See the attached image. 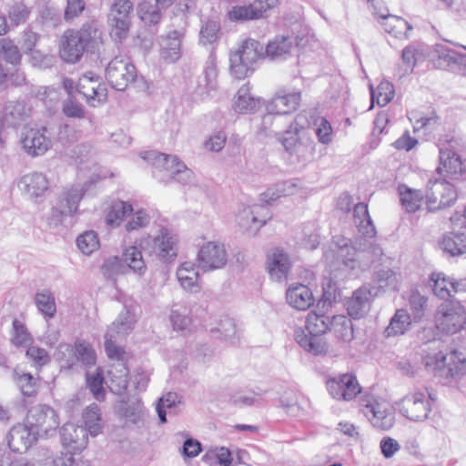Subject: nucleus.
I'll use <instances>...</instances> for the list:
<instances>
[{"label": "nucleus", "mask_w": 466, "mask_h": 466, "mask_svg": "<svg viewBox=\"0 0 466 466\" xmlns=\"http://www.w3.org/2000/svg\"><path fill=\"white\" fill-rule=\"evenodd\" d=\"M354 224L362 237L353 241L341 236L333 238L324 258L329 268L331 279L339 280L348 274L363 269L382 256L381 248L375 243L376 229L368 211V206L358 203L353 208Z\"/></svg>", "instance_id": "nucleus-1"}, {"label": "nucleus", "mask_w": 466, "mask_h": 466, "mask_svg": "<svg viewBox=\"0 0 466 466\" xmlns=\"http://www.w3.org/2000/svg\"><path fill=\"white\" fill-rule=\"evenodd\" d=\"M101 31L96 21L85 23L79 30H67L64 33L60 45V56L67 63L75 64L85 51L101 39Z\"/></svg>", "instance_id": "nucleus-2"}, {"label": "nucleus", "mask_w": 466, "mask_h": 466, "mask_svg": "<svg viewBox=\"0 0 466 466\" xmlns=\"http://www.w3.org/2000/svg\"><path fill=\"white\" fill-rule=\"evenodd\" d=\"M331 319L324 314L309 312L306 319V329L295 330V340L306 351L321 355L328 351V344L320 335L330 330Z\"/></svg>", "instance_id": "nucleus-3"}, {"label": "nucleus", "mask_w": 466, "mask_h": 466, "mask_svg": "<svg viewBox=\"0 0 466 466\" xmlns=\"http://www.w3.org/2000/svg\"><path fill=\"white\" fill-rule=\"evenodd\" d=\"M264 46L257 40L247 39L238 48L230 53L229 70L237 79L248 77L255 68L256 64L263 58Z\"/></svg>", "instance_id": "nucleus-4"}, {"label": "nucleus", "mask_w": 466, "mask_h": 466, "mask_svg": "<svg viewBox=\"0 0 466 466\" xmlns=\"http://www.w3.org/2000/svg\"><path fill=\"white\" fill-rule=\"evenodd\" d=\"M90 186L91 182L86 181L83 184H75L65 189L59 196L56 207L52 210L49 225L56 228L62 224L63 217L76 215L78 211V205Z\"/></svg>", "instance_id": "nucleus-5"}, {"label": "nucleus", "mask_w": 466, "mask_h": 466, "mask_svg": "<svg viewBox=\"0 0 466 466\" xmlns=\"http://www.w3.org/2000/svg\"><path fill=\"white\" fill-rule=\"evenodd\" d=\"M425 366L441 378H451L466 374V357L461 352L453 350L447 355L441 352L427 355L423 359Z\"/></svg>", "instance_id": "nucleus-6"}, {"label": "nucleus", "mask_w": 466, "mask_h": 466, "mask_svg": "<svg viewBox=\"0 0 466 466\" xmlns=\"http://www.w3.org/2000/svg\"><path fill=\"white\" fill-rule=\"evenodd\" d=\"M25 420L38 437L53 436L60 425L56 410L45 404L32 407L27 412Z\"/></svg>", "instance_id": "nucleus-7"}, {"label": "nucleus", "mask_w": 466, "mask_h": 466, "mask_svg": "<svg viewBox=\"0 0 466 466\" xmlns=\"http://www.w3.org/2000/svg\"><path fill=\"white\" fill-rule=\"evenodd\" d=\"M435 318L441 332L455 334L466 325V309L458 301H447L440 305Z\"/></svg>", "instance_id": "nucleus-8"}, {"label": "nucleus", "mask_w": 466, "mask_h": 466, "mask_svg": "<svg viewBox=\"0 0 466 466\" xmlns=\"http://www.w3.org/2000/svg\"><path fill=\"white\" fill-rule=\"evenodd\" d=\"M452 184L445 179H430L425 190V203L430 212L451 207L457 199Z\"/></svg>", "instance_id": "nucleus-9"}, {"label": "nucleus", "mask_w": 466, "mask_h": 466, "mask_svg": "<svg viewBox=\"0 0 466 466\" xmlns=\"http://www.w3.org/2000/svg\"><path fill=\"white\" fill-rule=\"evenodd\" d=\"M228 251L223 243L208 241L198 252V267L204 272L223 268L228 263Z\"/></svg>", "instance_id": "nucleus-10"}, {"label": "nucleus", "mask_w": 466, "mask_h": 466, "mask_svg": "<svg viewBox=\"0 0 466 466\" xmlns=\"http://www.w3.org/2000/svg\"><path fill=\"white\" fill-rule=\"evenodd\" d=\"M400 410L410 420H424L431 411V403L427 393L421 390L409 392L400 400Z\"/></svg>", "instance_id": "nucleus-11"}, {"label": "nucleus", "mask_w": 466, "mask_h": 466, "mask_svg": "<svg viewBox=\"0 0 466 466\" xmlns=\"http://www.w3.org/2000/svg\"><path fill=\"white\" fill-rule=\"evenodd\" d=\"M137 72L135 66L121 56L112 59L106 68V77L111 86L116 90H125L135 80Z\"/></svg>", "instance_id": "nucleus-12"}, {"label": "nucleus", "mask_w": 466, "mask_h": 466, "mask_svg": "<svg viewBox=\"0 0 466 466\" xmlns=\"http://www.w3.org/2000/svg\"><path fill=\"white\" fill-rule=\"evenodd\" d=\"M362 413L375 428L380 430L388 431L395 422L394 410L385 400H368L363 406Z\"/></svg>", "instance_id": "nucleus-13"}, {"label": "nucleus", "mask_w": 466, "mask_h": 466, "mask_svg": "<svg viewBox=\"0 0 466 466\" xmlns=\"http://www.w3.org/2000/svg\"><path fill=\"white\" fill-rule=\"evenodd\" d=\"M327 389L333 399L346 401L353 400L360 392L358 380L351 373H344L329 379Z\"/></svg>", "instance_id": "nucleus-14"}, {"label": "nucleus", "mask_w": 466, "mask_h": 466, "mask_svg": "<svg viewBox=\"0 0 466 466\" xmlns=\"http://www.w3.org/2000/svg\"><path fill=\"white\" fill-rule=\"evenodd\" d=\"M78 91L92 106L106 102L107 98L106 85L93 72H87L79 78Z\"/></svg>", "instance_id": "nucleus-15"}, {"label": "nucleus", "mask_w": 466, "mask_h": 466, "mask_svg": "<svg viewBox=\"0 0 466 466\" xmlns=\"http://www.w3.org/2000/svg\"><path fill=\"white\" fill-rule=\"evenodd\" d=\"M21 144L26 154L35 157L51 148L52 139L46 127L30 128L22 133Z\"/></svg>", "instance_id": "nucleus-16"}, {"label": "nucleus", "mask_w": 466, "mask_h": 466, "mask_svg": "<svg viewBox=\"0 0 466 466\" xmlns=\"http://www.w3.org/2000/svg\"><path fill=\"white\" fill-rule=\"evenodd\" d=\"M377 296L378 291L375 288H370V285H363L347 299L345 305L348 314L353 319L363 318L370 309L372 299Z\"/></svg>", "instance_id": "nucleus-17"}, {"label": "nucleus", "mask_w": 466, "mask_h": 466, "mask_svg": "<svg viewBox=\"0 0 466 466\" xmlns=\"http://www.w3.org/2000/svg\"><path fill=\"white\" fill-rule=\"evenodd\" d=\"M301 94L289 89H279L272 98L267 103L268 112H276L280 115H288L295 111L299 106Z\"/></svg>", "instance_id": "nucleus-18"}, {"label": "nucleus", "mask_w": 466, "mask_h": 466, "mask_svg": "<svg viewBox=\"0 0 466 466\" xmlns=\"http://www.w3.org/2000/svg\"><path fill=\"white\" fill-rule=\"evenodd\" d=\"M18 187L25 196L37 199L48 190L49 181L44 173L34 171L24 175L18 182Z\"/></svg>", "instance_id": "nucleus-19"}, {"label": "nucleus", "mask_w": 466, "mask_h": 466, "mask_svg": "<svg viewBox=\"0 0 466 466\" xmlns=\"http://www.w3.org/2000/svg\"><path fill=\"white\" fill-rule=\"evenodd\" d=\"M60 435L62 445L70 451H81L87 444L88 437L83 426L66 423L61 428Z\"/></svg>", "instance_id": "nucleus-20"}, {"label": "nucleus", "mask_w": 466, "mask_h": 466, "mask_svg": "<svg viewBox=\"0 0 466 466\" xmlns=\"http://www.w3.org/2000/svg\"><path fill=\"white\" fill-rule=\"evenodd\" d=\"M268 271L270 278L276 281L286 280L290 269V260L283 248H274L268 254Z\"/></svg>", "instance_id": "nucleus-21"}, {"label": "nucleus", "mask_w": 466, "mask_h": 466, "mask_svg": "<svg viewBox=\"0 0 466 466\" xmlns=\"http://www.w3.org/2000/svg\"><path fill=\"white\" fill-rule=\"evenodd\" d=\"M37 438L28 423L15 425L8 434V446L15 452L26 451Z\"/></svg>", "instance_id": "nucleus-22"}, {"label": "nucleus", "mask_w": 466, "mask_h": 466, "mask_svg": "<svg viewBox=\"0 0 466 466\" xmlns=\"http://www.w3.org/2000/svg\"><path fill=\"white\" fill-rule=\"evenodd\" d=\"M152 252L165 261H170L177 257V239L167 228L159 229L152 239Z\"/></svg>", "instance_id": "nucleus-23"}, {"label": "nucleus", "mask_w": 466, "mask_h": 466, "mask_svg": "<svg viewBox=\"0 0 466 466\" xmlns=\"http://www.w3.org/2000/svg\"><path fill=\"white\" fill-rule=\"evenodd\" d=\"M380 20L385 32L396 38H408V32L412 29V26L402 17L389 14L388 8H384V12L380 13Z\"/></svg>", "instance_id": "nucleus-24"}, {"label": "nucleus", "mask_w": 466, "mask_h": 466, "mask_svg": "<svg viewBox=\"0 0 466 466\" xmlns=\"http://www.w3.org/2000/svg\"><path fill=\"white\" fill-rule=\"evenodd\" d=\"M128 368L124 361L112 363L107 371L108 387L112 392L117 395L123 394L128 384Z\"/></svg>", "instance_id": "nucleus-25"}, {"label": "nucleus", "mask_w": 466, "mask_h": 466, "mask_svg": "<svg viewBox=\"0 0 466 466\" xmlns=\"http://www.w3.org/2000/svg\"><path fill=\"white\" fill-rule=\"evenodd\" d=\"M286 299L289 305L298 310H306L314 303L312 291L302 284L289 287L286 292Z\"/></svg>", "instance_id": "nucleus-26"}, {"label": "nucleus", "mask_w": 466, "mask_h": 466, "mask_svg": "<svg viewBox=\"0 0 466 466\" xmlns=\"http://www.w3.org/2000/svg\"><path fill=\"white\" fill-rule=\"evenodd\" d=\"M296 46V39L291 36L278 35L266 46L264 54L271 60L286 59Z\"/></svg>", "instance_id": "nucleus-27"}, {"label": "nucleus", "mask_w": 466, "mask_h": 466, "mask_svg": "<svg viewBox=\"0 0 466 466\" xmlns=\"http://www.w3.org/2000/svg\"><path fill=\"white\" fill-rule=\"evenodd\" d=\"M248 84L243 85L234 96L232 108L238 114H251L258 108L259 100L250 92Z\"/></svg>", "instance_id": "nucleus-28"}, {"label": "nucleus", "mask_w": 466, "mask_h": 466, "mask_svg": "<svg viewBox=\"0 0 466 466\" xmlns=\"http://www.w3.org/2000/svg\"><path fill=\"white\" fill-rule=\"evenodd\" d=\"M31 108L24 101H9L3 109V121L8 125H17L30 116Z\"/></svg>", "instance_id": "nucleus-29"}, {"label": "nucleus", "mask_w": 466, "mask_h": 466, "mask_svg": "<svg viewBox=\"0 0 466 466\" xmlns=\"http://www.w3.org/2000/svg\"><path fill=\"white\" fill-rule=\"evenodd\" d=\"M181 37L178 31H171L162 39L160 55L165 61L173 63L179 59Z\"/></svg>", "instance_id": "nucleus-30"}, {"label": "nucleus", "mask_w": 466, "mask_h": 466, "mask_svg": "<svg viewBox=\"0 0 466 466\" xmlns=\"http://www.w3.org/2000/svg\"><path fill=\"white\" fill-rule=\"evenodd\" d=\"M133 212L132 206L122 200H114L108 206L105 221L110 228H117L124 221L125 218Z\"/></svg>", "instance_id": "nucleus-31"}, {"label": "nucleus", "mask_w": 466, "mask_h": 466, "mask_svg": "<svg viewBox=\"0 0 466 466\" xmlns=\"http://www.w3.org/2000/svg\"><path fill=\"white\" fill-rule=\"evenodd\" d=\"M441 166L437 168L439 174L445 173L451 178L461 174L463 166L460 157L451 151H440Z\"/></svg>", "instance_id": "nucleus-32"}, {"label": "nucleus", "mask_w": 466, "mask_h": 466, "mask_svg": "<svg viewBox=\"0 0 466 466\" xmlns=\"http://www.w3.org/2000/svg\"><path fill=\"white\" fill-rule=\"evenodd\" d=\"M431 282L433 293L441 299H446L458 291L459 284L443 273H432Z\"/></svg>", "instance_id": "nucleus-33"}, {"label": "nucleus", "mask_w": 466, "mask_h": 466, "mask_svg": "<svg viewBox=\"0 0 466 466\" xmlns=\"http://www.w3.org/2000/svg\"><path fill=\"white\" fill-rule=\"evenodd\" d=\"M262 207L245 208L238 216V225L250 233H256L267 222L266 218H258Z\"/></svg>", "instance_id": "nucleus-34"}, {"label": "nucleus", "mask_w": 466, "mask_h": 466, "mask_svg": "<svg viewBox=\"0 0 466 466\" xmlns=\"http://www.w3.org/2000/svg\"><path fill=\"white\" fill-rule=\"evenodd\" d=\"M177 279L184 289L190 292L199 290L198 272L192 262H184L177 270Z\"/></svg>", "instance_id": "nucleus-35"}, {"label": "nucleus", "mask_w": 466, "mask_h": 466, "mask_svg": "<svg viewBox=\"0 0 466 466\" xmlns=\"http://www.w3.org/2000/svg\"><path fill=\"white\" fill-rule=\"evenodd\" d=\"M135 323L134 313L125 307L117 319L108 327L106 333H113L117 338L124 337L133 329Z\"/></svg>", "instance_id": "nucleus-36"}, {"label": "nucleus", "mask_w": 466, "mask_h": 466, "mask_svg": "<svg viewBox=\"0 0 466 466\" xmlns=\"http://www.w3.org/2000/svg\"><path fill=\"white\" fill-rule=\"evenodd\" d=\"M398 192L402 207L409 213H414L420 208L425 195L420 190L412 189L406 185H399Z\"/></svg>", "instance_id": "nucleus-37"}, {"label": "nucleus", "mask_w": 466, "mask_h": 466, "mask_svg": "<svg viewBox=\"0 0 466 466\" xmlns=\"http://www.w3.org/2000/svg\"><path fill=\"white\" fill-rule=\"evenodd\" d=\"M373 286L378 291V295L386 289L397 290L399 289V278L396 272L390 268H381L375 272Z\"/></svg>", "instance_id": "nucleus-38"}, {"label": "nucleus", "mask_w": 466, "mask_h": 466, "mask_svg": "<svg viewBox=\"0 0 466 466\" xmlns=\"http://www.w3.org/2000/svg\"><path fill=\"white\" fill-rule=\"evenodd\" d=\"M35 304L45 319L49 320L56 313V299L50 289L37 291L34 298Z\"/></svg>", "instance_id": "nucleus-39"}, {"label": "nucleus", "mask_w": 466, "mask_h": 466, "mask_svg": "<svg viewBox=\"0 0 466 466\" xmlns=\"http://www.w3.org/2000/svg\"><path fill=\"white\" fill-rule=\"evenodd\" d=\"M411 324L410 316L405 309H398L388 327L385 329L386 337H394L404 334Z\"/></svg>", "instance_id": "nucleus-40"}, {"label": "nucleus", "mask_w": 466, "mask_h": 466, "mask_svg": "<svg viewBox=\"0 0 466 466\" xmlns=\"http://www.w3.org/2000/svg\"><path fill=\"white\" fill-rule=\"evenodd\" d=\"M144 159H150L157 167H162L174 176L176 169L184 168V163L180 162L177 157L166 155L158 152H148L143 156Z\"/></svg>", "instance_id": "nucleus-41"}, {"label": "nucleus", "mask_w": 466, "mask_h": 466, "mask_svg": "<svg viewBox=\"0 0 466 466\" xmlns=\"http://www.w3.org/2000/svg\"><path fill=\"white\" fill-rule=\"evenodd\" d=\"M107 22L112 38L116 41H122L127 36L131 16L108 15Z\"/></svg>", "instance_id": "nucleus-42"}, {"label": "nucleus", "mask_w": 466, "mask_h": 466, "mask_svg": "<svg viewBox=\"0 0 466 466\" xmlns=\"http://www.w3.org/2000/svg\"><path fill=\"white\" fill-rule=\"evenodd\" d=\"M330 330L335 337L342 341L349 342L353 339V327L351 320L343 315H337L331 318Z\"/></svg>", "instance_id": "nucleus-43"}, {"label": "nucleus", "mask_w": 466, "mask_h": 466, "mask_svg": "<svg viewBox=\"0 0 466 466\" xmlns=\"http://www.w3.org/2000/svg\"><path fill=\"white\" fill-rule=\"evenodd\" d=\"M86 433L96 437L102 432V418L100 409L96 404L89 405L83 412Z\"/></svg>", "instance_id": "nucleus-44"}, {"label": "nucleus", "mask_w": 466, "mask_h": 466, "mask_svg": "<svg viewBox=\"0 0 466 466\" xmlns=\"http://www.w3.org/2000/svg\"><path fill=\"white\" fill-rule=\"evenodd\" d=\"M264 12L261 6H258L253 1L248 5L234 6L228 13L229 19L232 21H246L258 19L262 17Z\"/></svg>", "instance_id": "nucleus-45"}, {"label": "nucleus", "mask_w": 466, "mask_h": 466, "mask_svg": "<svg viewBox=\"0 0 466 466\" xmlns=\"http://www.w3.org/2000/svg\"><path fill=\"white\" fill-rule=\"evenodd\" d=\"M164 9L158 6L155 2L152 4L149 1H142L137 5V14L140 19L148 25H156L162 19V13Z\"/></svg>", "instance_id": "nucleus-46"}, {"label": "nucleus", "mask_w": 466, "mask_h": 466, "mask_svg": "<svg viewBox=\"0 0 466 466\" xmlns=\"http://www.w3.org/2000/svg\"><path fill=\"white\" fill-rule=\"evenodd\" d=\"M443 251L451 256H458L466 252V237L464 234L450 233L443 237L441 243Z\"/></svg>", "instance_id": "nucleus-47"}, {"label": "nucleus", "mask_w": 466, "mask_h": 466, "mask_svg": "<svg viewBox=\"0 0 466 466\" xmlns=\"http://www.w3.org/2000/svg\"><path fill=\"white\" fill-rule=\"evenodd\" d=\"M123 259L136 274L143 276L147 271V265L141 251L135 246L127 248L123 252Z\"/></svg>", "instance_id": "nucleus-48"}, {"label": "nucleus", "mask_w": 466, "mask_h": 466, "mask_svg": "<svg viewBox=\"0 0 466 466\" xmlns=\"http://www.w3.org/2000/svg\"><path fill=\"white\" fill-rule=\"evenodd\" d=\"M14 380L25 396H35L38 390L37 379L30 373H20L17 370L13 371Z\"/></svg>", "instance_id": "nucleus-49"}, {"label": "nucleus", "mask_w": 466, "mask_h": 466, "mask_svg": "<svg viewBox=\"0 0 466 466\" xmlns=\"http://www.w3.org/2000/svg\"><path fill=\"white\" fill-rule=\"evenodd\" d=\"M371 106L373 107L374 102L380 106H385L394 96L393 86L389 81H381L377 89L374 90L370 86Z\"/></svg>", "instance_id": "nucleus-50"}, {"label": "nucleus", "mask_w": 466, "mask_h": 466, "mask_svg": "<svg viewBox=\"0 0 466 466\" xmlns=\"http://www.w3.org/2000/svg\"><path fill=\"white\" fill-rule=\"evenodd\" d=\"M0 55L11 65H18L22 59V54L18 46L10 38L0 40Z\"/></svg>", "instance_id": "nucleus-51"}, {"label": "nucleus", "mask_w": 466, "mask_h": 466, "mask_svg": "<svg viewBox=\"0 0 466 466\" xmlns=\"http://www.w3.org/2000/svg\"><path fill=\"white\" fill-rule=\"evenodd\" d=\"M56 358L62 369H71L77 362L75 347L67 343L59 344Z\"/></svg>", "instance_id": "nucleus-52"}, {"label": "nucleus", "mask_w": 466, "mask_h": 466, "mask_svg": "<svg viewBox=\"0 0 466 466\" xmlns=\"http://www.w3.org/2000/svg\"><path fill=\"white\" fill-rule=\"evenodd\" d=\"M204 80L207 93L210 94L218 89V68L216 65L215 56L211 55L208 57L207 66L204 70Z\"/></svg>", "instance_id": "nucleus-53"}, {"label": "nucleus", "mask_w": 466, "mask_h": 466, "mask_svg": "<svg viewBox=\"0 0 466 466\" xmlns=\"http://www.w3.org/2000/svg\"><path fill=\"white\" fill-rule=\"evenodd\" d=\"M103 383L104 377L98 370L95 373H86V385L94 395L95 399L98 401H102L105 399V390Z\"/></svg>", "instance_id": "nucleus-54"}, {"label": "nucleus", "mask_w": 466, "mask_h": 466, "mask_svg": "<svg viewBox=\"0 0 466 466\" xmlns=\"http://www.w3.org/2000/svg\"><path fill=\"white\" fill-rule=\"evenodd\" d=\"M76 361L85 365H94L96 363V352L92 346L85 340H77L75 344Z\"/></svg>", "instance_id": "nucleus-55"}, {"label": "nucleus", "mask_w": 466, "mask_h": 466, "mask_svg": "<svg viewBox=\"0 0 466 466\" xmlns=\"http://www.w3.org/2000/svg\"><path fill=\"white\" fill-rule=\"evenodd\" d=\"M220 25L214 20L207 21L201 27L199 39L203 45L213 44L219 38Z\"/></svg>", "instance_id": "nucleus-56"}, {"label": "nucleus", "mask_w": 466, "mask_h": 466, "mask_svg": "<svg viewBox=\"0 0 466 466\" xmlns=\"http://www.w3.org/2000/svg\"><path fill=\"white\" fill-rule=\"evenodd\" d=\"M13 329L12 342L15 346L25 348L31 345L33 339L22 322L15 319L13 321Z\"/></svg>", "instance_id": "nucleus-57"}, {"label": "nucleus", "mask_w": 466, "mask_h": 466, "mask_svg": "<svg viewBox=\"0 0 466 466\" xmlns=\"http://www.w3.org/2000/svg\"><path fill=\"white\" fill-rule=\"evenodd\" d=\"M279 403L286 412L291 415L297 416L301 411L298 394L294 390H285L279 397Z\"/></svg>", "instance_id": "nucleus-58"}, {"label": "nucleus", "mask_w": 466, "mask_h": 466, "mask_svg": "<svg viewBox=\"0 0 466 466\" xmlns=\"http://www.w3.org/2000/svg\"><path fill=\"white\" fill-rule=\"evenodd\" d=\"M303 127L299 123V116L290 124L289 128L285 131L281 143L287 151L295 148L299 143V133L302 130Z\"/></svg>", "instance_id": "nucleus-59"}, {"label": "nucleus", "mask_w": 466, "mask_h": 466, "mask_svg": "<svg viewBox=\"0 0 466 466\" xmlns=\"http://www.w3.org/2000/svg\"><path fill=\"white\" fill-rule=\"evenodd\" d=\"M76 244L83 254L90 255L97 249L99 241L94 231H87L76 238Z\"/></svg>", "instance_id": "nucleus-60"}, {"label": "nucleus", "mask_w": 466, "mask_h": 466, "mask_svg": "<svg viewBox=\"0 0 466 466\" xmlns=\"http://www.w3.org/2000/svg\"><path fill=\"white\" fill-rule=\"evenodd\" d=\"M295 189V185L290 182H282L276 186V187L268 188L263 193V200L269 204L281 197L290 195Z\"/></svg>", "instance_id": "nucleus-61"}, {"label": "nucleus", "mask_w": 466, "mask_h": 466, "mask_svg": "<svg viewBox=\"0 0 466 466\" xmlns=\"http://www.w3.org/2000/svg\"><path fill=\"white\" fill-rule=\"evenodd\" d=\"M101 270L105 278L114 280L116 277L124 273L125 267L119 258L110 257L105 260Z\"/></svg>", "instance_id": "nucleus-62"}, {"label": "nucleus", "mask_w": 466, "mask_h": 466, "mask_svg": "<svg viewBox=\"0 0 466 466\" xmlns=\"http://www.w3.org/2000/svg\"><path fill=\"white\" fill-rule=\"evenodd\" d=\"M113 333L105 334V350L109 359L116 361H124L125 350L123 348L116 346L114 339H116Z\"/></svg>", "instance_id": "nucleus-63"}, {"label": "nucleus", "mask_w": 466, "mask_h": 466, "mask_svg": "<svg viewBox=\"0 0 466 466\" xmlns=\"http://www.w3.org/2000/svg\"><path fill=\"white\" fill-rule=\"evenodd\" d=\"M29 14V9L24 4L16 3L10 7L8 11V18L10 23L16 26L25 23L27 20Z\"/></svg>", "instance_id": "nucleus-64"}]
</instances>
